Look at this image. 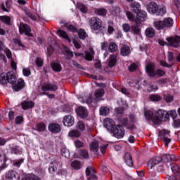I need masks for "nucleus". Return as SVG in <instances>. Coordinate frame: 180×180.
<instances>
[{
    "label": "nucleus",
    "instance_id": "nucleus-39",
    "mask_svg": "<svg viewBox=\"0 0 180 180\" xmlns=\"http://www.w3.org/2000/svg\"><path fill=\"white\" fill-rule=\"evenodd\" d=\"M16 177V172L10 170L6 175V179L13 180Z\"/></svg>",
    "mask_w": 180,
    "mask_h": 180
},
{
    "label": "nucleus",
    "instance_id": "nucleus-51",
    "mask_svg": "<svg viewBox=\"0 0 180 180\" xmlns=\"http://www.w3.org/2000/svg\"><path fill=\"white\" fill-rule=\"evenodd\" d=\"M22 180H41V179H40V177L34 175V174H31L27 175L25 178V179H22Z\"/></svg>",
    "mask_w": 180,
    "mask_h": 180
},
{
    "label": "nucleus",
    "instance_id": "nucleus-5",
    "mask_svg": "<svg viewBox=\"0 0 180 180\" xmlns=\"http://www.w3.org/2000/svg\"><path fill=\"white\" fill-rule=\"evenodd\" d=\"M129 6L131 11L134 13H136L137 15L136 19H141V18L146 19V18H147V13L146 11H141V6L140 5V3L135 1L131 3Z\"/></svg>",
    "mask_w": 180,
    "mask_h": 180
},
{
    "label": "nucleus",
    "instance_id": "nucleus-11",
    "mask_svg": "<svg viewBox=\"0 0 180 180\" xmlns=\"http://www.w3.org/2000/svg\"><path fill=\"white\" fill-rule=\"evenodd\" d=\"M19 32L20 34H25V36H28V37H33V34H32V29L27 24H25L23 22H20L19 25Z\"/></svg>",
    "mask_w": 180,
    "mask_h": 180
},
{
    "label": "nucleus",
    "instance_id": "nucleus-58",
    "mask_svg": "<svg viewBox=\"0 0 180 180\" xmlns=\"http://www.w3.org/2000/svg\"><path fill=\"white\" fill-rule=\"evenodd\" d=\"M122 29L125 33H128V32H131V27H130V25L125 23L122 25Z\"/></svg>",
    "mask_w": 180,
    "mask_h": 180
},
{
    "label": "nucleus",
    "instance_id": "nucleus-61",
    "mask_svg": "<svg viewBox=\"0 0 180 180\" xmlns=\"http://www.w3.org/2000/svg\"><path fill=\"white\" fill-rule=\"evenodd\" d=\"M61 154H62L63 157H65V158H68V157H70V151H68L65 148H63L61 150Z\"/></svg>",
    "mask_w": 180,
    "mask_h": 180
},
{
    "label": "nucleus",
    "instance_id": "nucleus-10",
    "mask_svg": "<svg viewBox=\"0 0 180 180\" xmlns=\"http://www.w3.org/2000/svg\"><path fill=\"white\" fill-rule=\"evenodd\" d=\"M158 136L162 141L165 143V146L166 147H168V145L169 143H171L172 140L169 137H171V135L169 134V131L162 129L160 130L158 133Z\"/></svg>",
    "mask_w": 180,
    "mask_h": 180
},
{
    "label": "nucleus",
    "instance_id": "nucleus-62",
    "mask_svg": "<svg viewBox=\"0 0 180 180\" xmlns=\"http://www.w3.org/2000/svg\"><path fill=\"white\" fill-rule=\"evenodd\" d=\"M92 101H93V98H92V96L91 95L84 98V102L85 103H87V105H91Z\"/></svg>",
    "mask_w": 180,
    "mask_h": 180
},
{
    "label": "nucleus",
    "instance_id": "nucleus-38",
    "mask_svg": "<svg viewBox=\"0 0 180 180\" xmlns=\"http://www.w3.org/2000/svg\"><path fill=\"white\" fill-rule=\"evenodd\" d=\"M77 9L80 11L82 12V13H86L88 12V7L84 5L82 3H77Z\"/></svg>",
    "mask_w": 180,
    "mask_h": 180
},
{
    "label": "nucleus",
    "instance_id": "nucleus-19",
    "mask_svg": "<svg viewBox=\"0 0 180 180\" xmlns=\"http://www.w3.org/2000/svg\"><path fill=\"white\" fill-rule=\"evenodd\" d=\"M49 130L51 133H60L61 131V126L57 123H51L49 125Z\"/></svg>",
    "mask_w": 180,
    "mask_h": 180
},
{
    "label": "nucleus",
    "instance_id": "nucleus-30",
    "mask_svg": "<svg viewBox=\"0 0 180 180\" xmlns=\"http://www.w3.org/2000/svg\"><path fill=\"white\" fill-rule=\"evenodd\" d=\"M25 88V81L22 79H19L17 84L14 86V89L16 92L20 91V89H23Z\"/></svg>",
    "mask_w": 180,
    "mask_h": 180
},
{
    "label": "nucleus",
    "instance_id": "nucleus-63",
    "mask_svg": "<svg viewBox=\"0 0 180 180\" xmlns=\"http://www.w3.org/2000/svg\"><path fill=\"white\" fill-rule=\"evenodd\" d=\"M23 123V117L17 116L15 117V124H22Z\"/></svg>",
    "mask_w": 180,
    "mask_h": 180
},
{
    "label": "nucleus",
    "instance_id": "nucleus-14",
    "mask_svg": "<svg viewBox=\"0 0 180 180\" xmlns=\"http://www.w3.org/2000/svg\"><path fill=\"white\" fill-rule=\"evenodd\" d=\"M162 161V158L158 156L155 158H153L150 159L148 163V169H153L155 165H158V164H160Z\"/></svg>",
    "mask_w": 180,
    "mask_h": 180
},
{
    "label": "nucleus",
    "instance_id": "nucleus-18",
    "mask_svg": "<svg viewBox=\"0 0 180 180\" xmlns=\"http://www.w3.org/2000/svg\"><path fill=\"white\" fill-rule=\"evenodd\" d=\"M25 15L30 18L32 20H34V22H39V20H41L40 15L39 14L34 15L30 10L25 9Z\"/></svg>",
    "mask_w": 180,
    "mask_h": 180
},
{
    "label": "nucleus",
    "instance_id": "nucleus-6",
    "mask_svg": "<svg viewBox=\"0 0 180 180\" xmlns=\"http://www.w3.org/2000/svg\"><path fill=\"white\" fill-rule=\"evenodd\" d=\"M89 25L91 29H93V30H101L103 33L105 27L102 25V20L101 19L96 17H92L90 18Z\"/></svg>",
    "mask_w": 180,
    "mask_h": 180
},
{
    "label": "nucleus",
    "instance_id": "nucleus-23",
    "mask_svg": "<svg viewBox=\"0 0 180 180\" xmlns=\"http://www.w3.org/2000/svg\"><path fill=\"white\" fill-rule=\"evenodd\" d=\"M147 10L149 13H156L158 11V5L155 2H150L147 6Z\"/></svg>",
    "mask_w": 180,
    "mask_h": 180
},
{
    "label": "nucleus",
    "instance_id": "nucleus-59",
    "mask_svg": "<svg viewBox=\"0 0 180 180\" xmlns=\"http://www.w3.org/2000/svg\"><path fill=\"white\" fill-rule=\"evenodd\" d=\"M164 99L167 102V103H171V102L174 101V96L171 95H165Z\"/></svg>",
    "mask_w": 180,
    "mask_h": 180
},
{
    "label": "nucleus",
    "instance_id": "nucleus-12",
    "mask_svg": "<svg viewBox=\"0 0 180 180\" xmlns=\"http://www.w3.org/2000/svg\"><path fill=\"white\" fill-rule=\"evenodd\" d=\"M111 132L113 134L114 137L117 139H123L124 137V128L120 125L115 126Z\"/></svg>",
    "mask_w": 180,
    "mask_h": 180
},
{
    "label": "nucleus",
    "instance_id": "nucleus-35",
    "mask_svg": "<svg viewBox=\"0 0 180 180\" xmlns=\"http://www.w3.org/2000/svg\"><path fill=\"white\" fill-rule=\"evenodd\" d=\"M52 70L53 71H56V72H60L61 71L62 68H61V64L60 63L57 62H53L51 64Z\"/></svg>",
    "mask_w": 180,
    "mask_h": 180
},
{
    "label": "nucleus",
    "instance_id": "nucleus-57",
    "mask_svg": "<svg viewBox=\"0 0 180 180\" xmlns=\"http://www.w3.org/2000/svg\"><path fill=\"white\" fill-rule=\"evenodd\" d=\"M128 68L131 72H134L139 68V65L136 63H131Z\"/></svg>",
    "mask_w": 180,
    "mask_h": 180
},
{
    "label": "nucleus",
    "instance_id": "nucleus-4",
    "mask_svg": "<svg viewBox=\"0 0 180 180\" xmlns=\"http://www.w3.org/2000/svg\"><path fill=\"white\" fill-rule=\"evenodd\" d=\"M153 26L157 30H162V29H165V27H172V26H174V20L171 18H166L163 21H155Z\"/></svg>",
    "mask_w": 180,
    "mask_h": 180
},
{
    "label": "nucleus",
    "instance_id": "nucleus-42",
    "mask_svg": "<svg viewBox=\"0 0 180 180\" xmlns=\"http://www.w3.org/2000/svg\"><path fill=\"white\" fill-rule=\"evenodd\" d=\"M34 130H37V131H44L46 130V124H44V122L38 123Z\"/></svg>",
    "mask_w": 180,
    "mask_h": 180
},
{
    "label": "nucleus",
    "instance_id": "nucleus-41",
    "mask_svg": "<svg viewBox=\"0 0 180 180\" xmlns=\"http://www.w3.org/2000/svg\"><path fill=\"white\" fill-rule=\"evenodd\" d=\"M146 34L147 37H154V36H155V30L152 27L147 28L146 30Z\"/></svg>",
    "mask_w": 180,
    "mask_h": 180
},
{
    "label": "nucleus",
    "instance_id": "nucleus-53",
    "mask_svg": "<svg viewBox=\"0 0 180 180\" xmlns=\"http://www.w3.org/2000/svg\"><path fill=\"white\" fill-rule=\"evenodd\" d=\"M64 50L66 53V56H68V58H67L68 59L71 57H74V53H72V51H71V50H70V48L65 46Z\"/></svg>",
    "mask_w": 180,
    "mask_h": 180
},
{
    "label": "nucleus",
    "instance_id": "nucleus-13",
    "mask_svg": "<svg viewBox=\"0 0 180 180\" xmlns=\"http://www.w3.org/2000/svg\"><path fill=\"white\" fill-rule=\"evenodd\" d=\"M167 41H168L169 46L172 47H174L175 49L179 47L180 44V37L178 35H175L174 37H167L166 39Z\"/></svg>",
    "mask_w": 180,
    "mask_h": 180
},
{
    "label": "nucleus",
    "instance_id": "nucleus-8",
    "mask_svg": "<svg viewBox=\"0 0 180 180\" xmlns=\"http://www.w3.org/2000/svg\"><path fill=\"white\" fill-rule=\"evenodd\" d=\"M42 92L39 93V95L43 96V95H49V93L46 91H51V92H56L57 89H58V86L57 84H51V83H44L42 84L41 87Z\"/></svg>",
    "mask_w": 180,
    "mask_h": 180
},
{
    "label": "nucleus",
    "instance_id": "nucleus-36",
    "mask_svg": "<svg viewBox=\"0 0 180 180\" xmlns=\"http://www.w3.org/2000/svg\"><path fill=\"white\" fill-rule=\"evenodd\" d=\"M99 112L101 116H108V115H109V112H110V110L109 109V107L103 106L100 108Z\"/></svg>",
    "mask_w": 180,
    "mask_h": 180
},
{
    "label": "nucleus",
    "instance_id": "nucleus-54",
    "mask_svg": "<svg viewBox=\"0 0 180 180\" xmlns=\"http://www.w3.org/2000/svg\"><path fill=\"white\" fill-rule=\"evenodd\" d=\"M75 146L76 148H82L83 147H85V143L79 140H76L75 141Z\"/></svg>",
    "mask_w": 180,
    "mask_h": 180
},
{
    "label": "nucleus",
    "instance_id": "nucleus-37",
    "mask_svg": "<svg viewBox=\"0 0 180 180\" xmlns=\"http://www.w3.org/2000/svg\"><path fill=\"white\" fill-rule=\"evenodd\" d=\"M79 155L85 160H88V158H89V152L85 149H80L79 150Z\"/></svg>",
    "mask_w": 180,
    "mask_h": 180
},
{
    "label": "nucleus",
    "instance_id": "nucleus-50",
    "mask_svg": "<svg viewBox=\"0 0 180 180\" xmlns=\"http://www.w3.org/2000/svg\"><path fill=\"white\" fill-rule=\"evenodd\" d=\"M149 98L150 99V101H152V102H160V101H161L162 99V98H161V96L157 95V94H153L150 96Z\"/></svg>",
    "mask_w": 180,
    "mask_h": 180
},
{
    "label": "nucleus",
    "instance_id": "nucleus-24",
    "mask_svg": "<svg viewBox=\"0 0 180 180\" xmlns=\"http://www.w3.org/2000/svg\"><path fill=\"white\" fill-rule=\"evenodd\" d=\"M169 167L174 175H176V176H180V169L179 166L176 163L170 162Z\"/></svg>",
    "mask_w": 180,
    "mask_h": 180
},
{
    "label": "nucleus",
    "instance_id": "nucleus-46",
    "mask_svg": "<svg viewBox=\"0 0 180 180\" xmlns=\"http://www.w3.org/2000/svg\"><path fill=\"white\" fill-rule=\"evenodd\" d=\"M76 129L80 130V131H84L85 130V123L82 121H79L76 124Z\"/></svg>",
    "mask_w": 180,
    "mask_h": 180
},
{
    "label": "nucleus",
    "instance_id": "nucleus-52",
    "mask_svg": "<svg viewBox=\"0 0 180 180\" xmlns=\"http://www.w3.org/2000/svg\"><path fill=\"white\" fill-rule=\"evenodd\" d=\"M71 166L74 169H79V168H81V162L75 160L72 162Z\"/></svg>",
    "mask_w": 180,
    "mask_h": 180
},
{
    "label": "nucleus",
    "instance_id": "nucleus-16",
    "mask_svg": "<svg viewBox=\"0 0 180 180\" xmlns=\"http://www.w3.org/2000/svg\"><path fill=\"white\" fill-rule=\"evenodd\" d=\"M76 112L79 117H81V119L88 117V110H86V108L85 107L79 106L77 108Z\"/></svg>",
    "mask_w": 180,
    "mask_h": 180
},
{
    "label": "nucleus",
    "instance_id": "nucleus-32",
    "mask_svg": "<svg viewBox=\"0 0 180 180\" xmlns=\"http://www.w3.org/2000/svg\"><path fill=\"white\" fill-rule=\"evenodd\" d=\"M95 174V169L92 167H87L86 169V175L89 177V179H91V178H96V176L94 175Z\"/></svg>",
    "mask_w": 180,
    "mask_h": 180
},
{
    "label": "nucleus",
    "instance_id": "nucleus-17",
    "mask_svg": "<svg viewBox=\"0 0 180 180\" xmlns=\"http://www.w3.org/2000/svg\"><path fill=\"white\" fill-rule=\"evenodd\" d=\"M115 121L110 118H106L104 120V127L108 130V131H112L115 129Z\"/></svg>",
    "mask_w": 180,
    "mask_h": 180
},
{
    "label": "nucleus",
    "instance_id": "nucleus-55",
    "mask_svg": "<svg viewBox=\"0 0 180 180\" xmlns=\"http://www.w3.org/2000/svg\"><path fill=\"white\" fill-rule=\"evenodd\" d=\"M96 12L97 15L100 16H106V13H108V11L105 8H98Z\"/></svg>",
    "mask_w": 180,
    "mask_h": 180
},
{
    "label": "nucleus",
    "instance_id": "nucleus-29",
    "mask_svg": "<svg viewBox=\"0 0 180 180\" xmlns=\"http://www.w3.org/2000/svg\"><path fill=\"white\" fill-rule=\"evenodd\" d=\"M117 56L116 55H111L108 58V67H115L117 63Z\"/></svg>",
    "mask_w": 180,
    "mask_h": 180
},
{
    "label": "nucleus",
    "instance_id": "nucleus-44",
    "mask_svg": "<svg viewBox=\"0 0 180 180\" xmlns=\"http://www.w3.org/2000/svg\"><path fill=\"white\" fill-rule=\"evenodd\" d=\"M0 20L6 25H11V17L7 15L0 16Z\"/></svg>",
    "mask_w": 180,
    "mask_h": 180
},
{
    "label": "nucleus",
    "instance_id": "nucleus-15",
    "mask_svg": "<svg viewBox=\"0 0 180 180\" xmlns=\"http://www.w3.org/2000/svg\"><path fill=\"white\" fill-rule=\"evenodd\" d=\"M75 122V119L72 115H65L63 118V123L64 126H66L67 127H71V126L74 125V123Z\"/></svg>",
    "mask_w": 180,
    "mask_h": 180
},
{
    "label": "nucleus",
    "instance_id": "nucleus-28",
    "mask_svg": "<svg viewBox=\"0 0 180 180\" xmlns=\"http://www.w3.org/2000/svg\"><path fill=\"white\" fill-rule=\"evenodd\" d=\"M124 162L128 167H133V158L129 153H127L124 155Z\"/></svg>",
    "mask_w": 180,
    "mask_h": 180
},
{
    "label": "nucleus",
    "instance_id": "nucleus-40",
    "mask_svg": "<svg viewBox=\"0 0 180 180\" xmlns=\"http://www.w3.org/2000/svg\"><path fill=\"white\" fill-rule=\"evenodd\" d=\"M13 41L14 44H15L18 47H22V49H25V44H23L22 43V40L20 39V37H17L15 38H13Z\"/></svg>",
    "mask_w": 180,
    "mask_h": 180
},
{
    "label": "nucleus",
    "instance_id": "nucleus-27",
    "mask_svg": "<svg viewBox=\"0 0 180 180\" xmlns=\"http://www.w3.org/2000/svg\"><path fill=\"white\" fill-rule=\"evenodd\" d=\"M95 56V51L93 49H90L89 51H86L84 56V60L86 61H92L94 60Z\"/></svg>",
    "mask_w": 180,
    "mask_h": 180
},
{
    "label": "nucleus",
    "instance_id": "nucleus-60",
    "mask_svg": "<svg viewBox=\"0 0 180 180\" xmlns=\"http://www.w3.org/2000/svg\"><path fill=\"white\" fill-rule=\"evenodd\" d=\"M68 30H69V32H72V33H77V32H78V30L77 29V27H75V26L72 25H70L67 27Z\"/></svg>",
    "mask_w": 180,
    "mask_h": 180
},
{
    "label": "nucleus",
    "instance_id": "nucleus-34",
    "mask_svg": "<svg viewBox=\"0 0 180 180\" xmlns=\"http://www.w3.org/2000/svg\"><path fill=\"white\" fill-rule=\"evenodd\" d=\"M57 167H58V163L56 160L51 161L49 169V172H51V174L56 172V171H57Z\"/></svg>",
    "mask_w": 180,
    "mask_h": 180
},
{
    "label": "nucleus",
    "instance_id": "nucleus-47",
    "mask_svg": "<svg viewBox=\"0 0 180 180\" xmlns=\"http://www.w3.org/2000/svg\"><path fill=\"white\" fill-rule=\"evenodd\" d=\"M126 15L127 16L128 20L130 22H135L136 23V17L134 16V14L130 11H127Z\"/></svg>",
    "mask_w": 180,
    "mask_h": 180
},
{
    "label": "nucleus",
    "instance_id": "nucleus-45",
    "mask_svg": "<svg viewBox=\"0 0 180 180\" xmlns=\"http://www.w3.org/2000/svg\"><path fill=\"white\" fill-rule=\"evenodd\" d=\"M115 31V28L113 27V21L108 22V34H112Z\"/></svg>",
    "mask_w": 180,
    "mask_h": 180
},
{
    "label": "nucleus",
    "instance_id": "nucleus-43",
    "mask_svg": "<svg viewBox=\"0 0 180 180\" xmlns=\"http://www.w3.org/2000/svg\"><path fill=\"white\" fill-rule=\"evenodd\" d=\"M108 50L110 53H116L117 51V45L115 42H110L108 46Z\"/></svg>",
    "mask_w": 180,
    "mask_h": 180
},
{
    "label": "nucleus",
    "instance_id": "nucleus-48",
    "mask_svg": "<svg viewBox=\"0 0 180 180\" xmlns=\"http://www.w3.org/2000/svg\"><path fill=\"white\" fill-rule=\"evenodd\" d=\"M78 36L82 40H85V39L86 38V32H85V30H79Z\"/></svg>",
    "mask_w": 180,
    "mask_h": 180
},
{
    "label": "nucleus",
    "instance_id": "nucleus-25",
    "mask_svg": "<svg viewBox=\"0 0 180 180\" xmlns=\"http://www.w3.org/2000/svg\"><path fill=\"white\" fill-rule=\"evenodd\" d=\"M165 160L166 162H169L171 161H178L179 158L178 156H175V155H165L162 158V160Z\"/></svg>",
    "mask_w": 180,
    "mask_h": 180
},
{
    "label": "nucleus",
    "instance_id": "nucleus-21",
    "mask_svg": "<svg viewBox=\"0 0 180 180\" xmlns=\"http://www.w3.org/2000/svg\"><path fill=\"white\" fill-rule=\"evenodd\" d=\"M0 51H4L7 58H12V51H11V49L6 48L5 44L1 41H0Z\"/></svg>",
    "mask_w": 180,
    "mask_h": 180
},
{
    "label": "nucleus",
    "instance_id": "nucleus-33",
    "mask_svg": "<svg viewBox=\"0 0 180 180\" xmlns=\"http://www.w3.org/2000/svg\"><path fill=\"white\" fill-rule=\"evenodd\" d=\"M68 136L69 137L78 139V137L81 136V131L77 129H73L68 133Z\"/></svg>",
    "mask_w": 180,
    "mask_h": 180
},
{
    "label": "nucleus",
    "instance_id": "nucleus-9",
    "mask_svg": "<svg viewBox=\"0 0 180 180\" xmlns=\"http://www.w3.org/2000/svg\"><path fill=\"white\" fill-rule=\"evenodd\" d=\"M146 18L142 17L141 18H136V25L131 26V32L133 34H136V36H140L141 34V28H140V25L141 22H145Z\"/></svg>",
    "mask_w": 180,
    "mask_h": 180
},
{
    "label": "nucleus",
    "instance_id": "nucleus-26",
    "mask_svg": "<svg viewBox=\"0 0 180 180\" xmlns=\"http://www.w3.org/2000/svg\"><path fill=\"white\" fill-rule=\"evenodd\" d=\"M90 150L93 153H98L99 151V141L94 140L90 144Z\"/></svg>",
    "mask_w": 180,
    "mask_h": 180
},
{
    "label": "nucleus",
    "instance_id": "nucleus-20",
    "mask_svg": "<svg viewBox=\"0 0 180 180\" xmlns=\"http://www.w3.org/2000/svg\"><path fill=\"white\" fill-rule=\"evenodd\" d=\"M21 106L23 110H27V109H33V108H34V102L32 101H24L21 103Z\"/></svg>",
    "mask_w": 180,
    "mask_h": 180
},
{
    "label": "nucleus",
    "instance_id": "nucleus-49",
    "mask_svg": "<svg viewBox=\"0 0 180 180\" xmlns=\"http://www.w3.org/2000/svg\"><path fill=\"white\" fill-rule=\"evenodd\" d=\"M105 95V91H103V89H97L95 91L94 96L96 98H102Z\"/></svg>",
    "mask_w": 180,
    "mask_h": 180
},
{
    "label": "nucleus",
    "instance_id": "nucleus-22",
    "mask_svg": "<svg viewBox=\"0 0 180 180\" xmlns=\"http://www.w3.org/2000/svg\"><path fill=\"white\" fill-rule=\"evenodd\" d=\"M130 53H131L130 46L127 45H123L120 50L121 56H122V57H127V56H130Z\"/></svg>",
    "mask_w": 180,
    "mask_h": 180
},
{
    "label": "nucleus",
    "instance_id": "nucleus-3",
    "mask_svg": "<svg viewBox=\"0 0 180 180\" xmlns=\"http://www.w3.org/2000/svg\"><path fill=\"white\" fill-rule=\"evenodd\" d=\"M8 82L12 85L16 84V76L13 72H8L7 74L1 73L0 75V83L1 85H7Z\"/></svg>",
    "mask_w": 180,
    "mask_h": 180
},
{
    "label": "nucleus",
    "instance_id": "nucleus-7",
    "mask_svg": "<svg viewBox=\"0 0 180 180\" xmlns=\"http://www.w3.org/2000/svg\"><path fill=\"white\" fill-rule=\"evenodd\" d=\"M167 60L169 63L166 61L161 60L160 65L162 67H166V68H171L176 63V54L174 52H168Z\"/></svg>",
    "mask_w": 180,
    "mask_h": 180
},
{
    "label": "nucleus",
    "instance_id": "nucleus-2",
    "mask_svg": "<svg viewBox=\"0 0 180 180\" xmlns=\"http://www.w3.org/2000/svg\"><path fill=\"white\" fill-rule=\"evenodd\" d=\"M145 68L146 72L148 74V76L150 77V78H155L156 76L161 78V77H164V75L167 74L165 71L161 69H157L155 70V64L153 63H148L146 65Z\"/></svg>",
    "mask_w": 180,
    "mask_h": 180
},
{
    "label": "nucleus",
    "instance_id": "nucleus-31",
    "mask_svg": "<svg viewBox=\"0 0 180 180\" xmlns=\"http://www.w3.org/2000/svg\"><path fill=\"white\" fill-rule=\"evenodd\" d=\"M57 34L59 37H62V39H65V40H68L69 43H71V39H70V37H68V34H67L64 30H58Z\"/></svg>",
    "mask_w": 180,
    "mask_h": 180
},
{
    "label": "nucleus",
    "instance_id": "nucleus-64",
    "mask_svg": "<svg viewBox=\"0 0 180 180\" xmlns=\"http://www.w3.org/2000/svg\"><path fill=\"white\" fill-rule=\"evenodd\" d=\"M36 64L37 67H43V59L41 58H37Z\"/></svg>",
    "mask_w": 180,
    "mask_h": 180
},
{
    "label": "nucleus",
    "instance_id": "nucleus-56",
    "mask_svg": "<svg viewBox=\"0 0 180 180\" xmlns=\"http://www.w3.org/2000/svg\"><path fill=\"white\" fill-rule=\"evenodd\" d=\"M11 153L13 154H19L22 150H20V148L19 146H13L11 148Z\"/></svg>",
    "mask_w": 180,
    "mask_h": 180
},
{
    "label": "nucleus",
    "instance_id": "nucleus-1",
    "mask_svg": "<svg viewBox=\"0 0 180 180\" xmlns=\"http://www.w3.org/2000/svg\"><path fill=\"white\" fill-rule=\"evenodd\" d=\"M165 115H167V112L164 110H159L158 111L147 110L144 112L146 119L152 121L154 124H160Z\"/></svg>",
    "mask_w": 180,
    "mask_h": 180
}]
</instances>
